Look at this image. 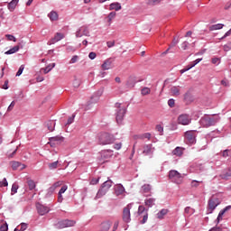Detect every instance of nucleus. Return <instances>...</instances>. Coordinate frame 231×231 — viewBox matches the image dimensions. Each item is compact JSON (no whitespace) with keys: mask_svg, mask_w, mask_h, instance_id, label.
Listing matches in <instances>:
<instances>
[{"mask_svg":"<svg viewBox=\"0 0 231 231\" xmlns=\"http://www.w3.org/2000/svg\"><path fill=\"white\" fill-rule=\"evenodd\" d=\"M79 60V56L75 55L70 59L69 64H75Z\"/></svg>","mask_w":231,"mask_h":231,"instance_id":"55","label":"nucleus"},{"mask_svg":"<svg viewBox=\"0 0 231 231\" xmlns=\"http://www.w3.org/2000/svg\"><path fill=\"white\" fill-rule=\"evenodd\" d=\"M46 127L48 128V130L52 133V131H55V122L54 121H48L46 123Z\"/></svg>","mask_w":231,"mask_h":231,"instance_id":"26","label":"nucleus"},{"mask_svg":"<svg viewBox=\"0 0 231 231\" xmlns=\"http://www.w3.org/2000/svg\"><path fill=\"white\" fill-rule=\"evenodd\" d=\"M131 208H133V204L130 203L123 209V221L125 223H131Z\"/></svg>","mask_w":231,"mask_h":231,"instance_id":"7","label":"nucleus"},{"mask_svg":"<svg viewBox=\"0 0 231 231\" xmlns=\"http://www.w3.org/2000/svg\"><path fill=\"white\" fill-rule=\"evenodd\" d=\"M170 93L171 95H172V97H180V87H171L170 89Z\"/></svg>","mask_w":231,"mask_h":231,"instance_id":"22","label":"nucleus"},{"mask_svg":"<svg viewBox=\"0 0 231 231\" xmlns=\"http://www.w3.org/2000/svg\"><path fill=\"white\" fill-rule=\"evenodd\" d=\"M154 152V147L152 144H144L142 149L138 150V154H143V156H149Z\"/></svg>","mask_w":231,"mask_h":231,"instance_id":"6","label":"nucleus"},{"mask_svg":"<svg viewBox=\"0 0 231 231\" xmlns=\"http://www.w3.org/2000/svg\"><path fill=\"white\" fill-rule=\"evenodd\" d=\"M109 228H111V222L106 221V222L101 223V225H100L101 231H108Z\"/></svg>","mask_w":231,"mask_h":231,"instance_id":"23","label":"nucleus"},{"mask_svg":"<svg viewBox=\"0 0 231 231\" xmlns=\"http://www.w3.org/2000/svg\"><path fill=\"white\" fill-rule=\"evenodd\" d=\"M125 190V189H124V186H122V184H117L116 186V196H120L121 194H124Z\"/></svg>","mask_w":231,"mask_h":231,"instance_id":"25","label":"nucleus"},{"mask_svg":"<svg viewBox=\"0 0 231 231\" xmlns=\"http://www.w3.org/2000/svg\"><path fill=\"white\" fill-rule=\"evenodd\" d=\"M148 217H149V215L147 214V212H145V213L143 214V220H142L143 225L145 224V223H147Z\"/></svg>","mask_w":231,"mask_h":231,"instance_id":"53","label":"nucleus"},{"mask_svg":"<svg viewBox=\"0 0 231 231\" xmlns=\"http://www.w3.org/2000/svg\"><path fill=\"white\" fill-rule=\"evenodd\" d=\"M67 190H68V185H63V186L60 188L59 193H60V194H64V192H66Z\"/></svg>","mask_w":231,"mask_h":231,"instance_id":"49","label":"nucleus"},{"mask_svg":"<svg viewBox=\"0 0 231 231\" xmlns=\"http://www.w3.org/2000/svg\"><path fill=\"white\" fill-rule=\"evenodd\" d=\"M62 185H63L62 180H59V181L55 182V183L49 189V190H50L51 192H55L56 189H59V187H62Z\"/></svg>","mask_w":231,"mask_h":231,"instance_id":"24","label":"nucleus"},{"mask_svg":"<svg viewBox=\"0 0 231 231\" xmlns=\"http://www.w3.org/2000/svg\"><path fill=\"white\" fill-rule=\"evenodd\" d=\"M26 228H28V224H26V223H22V224H20V229H21L22 231L26 230Z\"/></svg>","mask_w":231,"mask_h":231,"instance_id":"57","label":"nucleus"},{"mask_svg":"<svg viewBox=\"0 0 231 231\" xmlns=\"http://www.w3.org/2000/svg\"><path fill=\"white\" fill-rule=\"evenodd\" d=\"M111 64H113V61H111V60H106L101 65V68H102V69H104V71H106L107 69H111Z\"/></svg>","mask_w":231,"mask_h":231,"instance_id":"21","label":"nucleus"},{"mask_svg":"<svg viewBox=\"0 0 231 231\" xmlns=\"http://www.w3.org/2000/svg\"><path fill=\"white\" fill-rule=\"evenodd\" d=\"M109 10H115L116 12H119V10H122V5L118 2H114L109 5Z\"/></svg>","mask_w":231,"mask_h":231,"instance_id":"20","label":"nucleus"},{"mask_svg":"<svg viewBox=\"0 0 231 231\" xmlns=\"http://www.w3.org/2000/svg\"><path fill=\"white\" fill-rule=\"evenodd\" d=\"M27 184H28L30 190H33V189H35V181L28 180Z\"/></svg>","mask_w":231,"mask_h":231,"instance_id":"41","label":"nucleus"},{"mask_svg":"<svg viewBox=\"0 0 231 231\" xmlns=\"http://www.w3.org/2000/svg\"><path fill=\"white\" fill-rule=\"evenodd\" d=\"M48 167L51 171H53L54 169H57L59 167V161H56L54 162L49 163Z\"/></svg>","mask_w":231,"mask_h":231,"instance_id":"38","label":"nucleus"},{"mask_svg":"<svg viewBox=\"0 0 231 231\" xmlns=\"http://www.w3.org/2000/svg\"><path fill=\"white\" fill-rule=\"evenodd\" d=\"M169 178L173 183H177V185H181V183H183V175L176 170L170 171Z\"/></svg>","mask_w":231,"mask_h":231,"instance_id":"5","label":"nucleus"},{"mask_svg":"<svg viewBox=\"0 0 231 231\" xmlns=\"http://www.w3.org/2000/svg\"><path fill=\"white\" fill-rule=\"evenodd\" d=\"M89 37V27L88 25L81 26L77 32H76V37Z\"/></svg>","mask_w":231,"mask_h":231,"instance_id":"11","label":"nucleus"},{"mask_svg":"<svg viewBox=\"0 0 231 231\" xmlns=\"http://www.w3.org/2000/svg\"><path fill=\"white\" fill-rule=\"evenodd\" d=\"M172 154L174 156H182L183 154V149L181 147H176L173 151H172Z\"/></svg>","mask_w":231,"mask_h":231,"instance_id":"29","label":"nucleus"},{"mask_svg":"<svg viewBox=\"0 0 231 231\" xmlns=\"http://www.w3.org/2000/svg\"><path fill=\"white\" fill-rule=\"evenodd\" d=\"M201 183V181H198V180H192L191 181V187L193 188H198L199 187V184Z\"/></svg>","mask_w":231,"mask_h":231,"instance_id":"48","label":"nucleus"},{"mask_svg":"<svg viewBox=\"0 0 231 231\" xmlns=\"http://www.w3.org/2000/svg\"><path fill=\"white\" fill-rule=\"evenodd\" d=\"M55 66H56L55 63L49 64L47 67L42 69V71H43V73L46 75L50 73L52 68H55Z\"/></svg>","mask_w":231,"mask_h":231,"instance_id":"27","label":"nucleus"},{"mask_svg":"<svg viewBox=\"0 0 231 231\" xmlns=\"http://www.w3.org/2000/svg\"><path fill=\"white\" fill-rule=\"evenodd\" d=\"M48 17L51 20V21H58L59 20V14H57V12L55 11H51L49 14Z\"/></svg>","mask_w":231,"mask_h":231,"instance_id":"28","label":"nucleus"},{"mask_svg":"<svg viewBox=\"0 0 231 231\" xmlns=\"http://www.w3.org/2000/svg\"><path fill=\"white\" fill-rule=\"evenodd\" d=\"M115 107L116 109V120L117 124H122L124 116H125V106H123L120 103H116Z\"/></svg>","mask_w":231,"mask_h":231,"instance_id":"4","label":"nucleus"},{"mask_svg":"<svg viewBox=\"0 0 231 231\" xmlns=\"http://www.w3.org/2000/svg\"><path fill=\"white\" fill-rule=\"evenodd\" d=\"M144 205L145 207H148V208H152V207L156 205V199L149 196L146 197V199H144Z\"/></svg>","mask_w":231,"mask_h":231,"instance_id":"17","label":"nucleus"},{"mask_svg":"<svg viewBox=\"0 0 231 231\" xmlns=\"http://www.w3.org/2000/svg\"><path fill=\"white\" fill-rule=\"evenodd\" d=\"M98 145H111L115 143V135L109 133H100L97 134Z\"/></svg>","mask_w":231,"mask_h":231,"instance_id":"1","label":"nucleus"},{"mask_svg":"<svg viewBox=\"0 0 231 231\" xmlns=\"http://www.w3.org/2000/svg\"><path fill=\"white\" fill-rule=\"evenodd\" d=\"M142 95H150L151 94V88L145 87L141 90Z\"/></svg>","mask_w":231,"mask_h":231,"instance_id":"40","label":"nucleus"},{"mask_svg":"<svg viewBox=\"0 0 231 231\" xmlns=\"http://www.w3.org/2000/svg\"><path fill=\"white\" fill-rule=\"evenodd\" d=\"M156 131H158V133H162L163 131V126H162V125H158L156 126Z\"/></svg>","mask_w":231,"mask_h":231,"instance_id":"64","label":"nucleus"},{"mask_svg":"<svg viewBox=\"0 0 231 231\" xmlns=\"http://www.w3.org/2000/svg\"><path fill=\"white\" fill-rule=\"evenodd\" d=\"M190 122H192V119L190 118V116L187 114H182L178 117V124L180 125H189Z\"/></svg>","mask_w":231,"mask_h":231,"instance_id":"9","label":"nucleus"},{"mask_svg":"<svg viewBox=\"0 0 231 231\" xmlns=\"http://www.w3.org/2000/svg\"><path fill=\"white\" fill-rule=\"evenodd\" d=\"M185 139L190 145L196 143V131L189 130L184 134Z\"/></svg>","mask_w":231,"mask_h":231,"instance_id":"8","label":"nucleus"},{"mask_svg":"<svg viewBox=\"0 0 231 231\" xmlns=\"http://www.w3.org/2000/svg\"><path fill=\"white\" fill-rule=\"evenodd\" d=\"M17 3H19L18 0H13L8 4V8L10 12H14V10H15V6H17Z\"/></svg>","mask_w":231,"mask_h":231,"instance_id":"30","label":"nucleus"},{"mask_svg":"<svg viewBox=\"0 0 231 231\" xmlns=\"http://www.w3.org/2000/svg\"><path fill=\"white\" fill-rule=\"evenodd\" d=\"M7 41H13L14 42H17V39L14 37L12 34H6L5 35Z\"/></svg>","mask_w":231,"mask_h":231,"instance_id":"44","label":"nucleus"},{"mask_svg":"<svg viewBox=\"0 0 231 231\" xmlns=\"http://www.w3.org/2000/svg\"><path fill=\"white\" fill-rule=\"evenodd\" d=\"M178 42H179L178 39L174 38L173 41H172V42L171 43L169 49H167V50L162 53V55H167V53H169V50H170L171 48H174V46H176V45L178 44Z\"/></svg>","mask_w":231,"mask_h":231,"instance_id":"35","label":"nucleus"},{"mask_svg":"<svg viewBox=\"0 0 231 231\" xmlns=\"http://www.w3.org/2000/svg\"><path fill=\"white\" fill-rule=\"evenodd\" d=\"M168 212V209H162L159 213H157L158 219H163V217L167 216Z\"/></svg>","mask_w":231,"mask_h":231,"instance_id":"34","label":"nucleus"},{"mask_svg":"<svg viewBox=\"0 0 231 231\" xmlns=\"http://www.w3.org/2000/svg\"><path fill=\"white\" fill-rule=\"evenodd\" d=\"M36 208H37V212L40 216H45V214H48V212H50V208H48L41 203L36 204Z\"/></svg>","mask_w":231,"mask_h":231,"instance_id":"15","label":"nucleus"},{"mask_svg":"<svg viewBox=\"0 0 231 231\" xmlns=\"http://www.w3.org/2000/svg\"><path fill=\"white\" fill-rule=\"evenodd\" d=\"M209 231H223V228L216 226L212 227L211 229H209Z\"/></svg>","mask_w":231,"mask_h":231,"instance_id":"61","label":"nucleus"},{"mask_svg":"<svg viewBox=\"0 0 231 231\" xmlns=\"http://www.w3.org/2000/svg\"><path fill=\"white\" fill-rule=\"evenodd\" d=\"M114 149H116V151H120L122 149V143H116Z\"/></svg>","mask_w":231,"mask_h":231,"instance_id":"59","label":"nucleus"},{"mask_svg":"<svg viewBox=\"0 0 231 231\" xmlns=\"http://www.w3.org/2000/svg\"><path fill=\"white\" fill-rule=\"evenodd\" d=\"M88 58L91 60H94V59H97V53L96 52H90L88 54Z\"/></svg>","mask_w":231,"mask_h":231,"instance_id":"58","label":"nucleus"},{"mask_svg":"<svg viewBox=\"0 0 231 231\" xmlns=\"http://www.w3.org/2000/svg\"><path fill=\"white\" fill-rule=\"evenodd\" d=\"M20 50L19 45H16L14 47H13L12 49H10L9 51H5V55H13V53H17V51Z\"/></svg>","mask_w":231,"mask_h":231,"instance_id":"31","label":"nucleus"},{"mask_svg":"<svg viewBox=\"0 0 231 231\" xmlns=\"http://www.w3.org/2000/svg\"><path fill=\"white\" fill-rule=\"evenodd\" d=\"M23 71H24V65H21L18 71L16 72V77H21L23 75Z\"/></svg>","mask_w":231,"mask_h":231,"instance_id":"43","label":"nucleus"},{"mask_svg":"<svg viewBox=\"0 0 231 231\" xmlns=\"http://www.w3.org/2000/svg\"><path fill=\"white\" fill-rule=\"evenodd\" d=\"M220 178H221V180H230V178H231V169H229L225 173H222L220 175Z\"/></svg>","mask_w":231,"mask_h":231,"instance_id":"33","label":"nucleus"},{"mask_svg":"<svg viewBox=\"0 0 231 231\" xmlns=\"http://www.w3.org/2000/svg\"><path fill=\"white\" fill-rule=\"evenodd\" d=\"M111 187H113V180H108L105 181L102 184L101 189L97 191L96 199L102 198V196H106V194H107V190H109V189H111Z\"/></svg>","mask_w":231,"mask_h":231,"instance_id":"3","label":"nucleus"},{"mask_svg":"<svg viewBox=\"0 0 231 231\" xmlns=\"http://www.w3.org/2000/svg\"><path fill=\"white\" fill-rule=\"evenodd\" d=\"M160 0H148V5H158Z\"/></svg>","mask_w":231,"mask_h":231,"instance_id":"62","label":"nucleus"},{"mask_svg":"<svg viewBox=\"0 0 231 231\" xmlns=\"http://www.w3.org/2000/svg\"><path fill=\"white\" fill-rule=\"evenodd\" d=\"M68 226H75V221L67 219V220H61L57 224L58 228H68Z\"/></svg>","mask_w":231,"mask_h":231,"instance_id":"12","label":"nucleus"},{"mask_svg":"<svg viewBox=\"0 0 231 231\" xmlns=\"http://www.w3.org/2000/svg\"><path fill=\"white\" fill-rule=\"evenodd\" d=\"M113 156V151L112 150H104L101 152V158L102 160H105L107 162L109 158Z\"/></svg>","mask_w":231,"mask_h":231,"instance_id":"18","label":"nucleus"},{"mask_svg":"<svg viewBox=\"0 0 231 231\" xmlns=\"http://www.w3.org/2000/svg\"><path fill=\"white\" fill-rule=\"evenodd\" d=\"M143 212H145V207L139 206L138 207V216H142V214H143Z\"/></svg>","mask_w":231,"mask_h":231,"instance_id":"45","label":"nucleus"},{"mask_svg":"<svg viewBox=\"0 0 231 231\" xmlns=\"http://www.w3.org/2000/svg\"><path fill=\"white\" fill-rule=\"evenodd\" d=\"M115 17H116V12H111L107 15V21H108L109 24H111V22L113 21V19H115Z\"/></svg>","mask_w":231,"mask_h":231,"instance_id":"37","label":"nucleus"},{"mask_svg":"<svg viewBox=\"0 0 231 231\" xmlns=\"http://www.w3.org/2000/svg\"><path fill=\"white\" fill-rule=\"evenodd\" d=\"M139 138H141L142 140H144V138H146L147 140H151V134L146 133V134H143L142 136H140Z\"/></svg>","mask_w":231,"mask_h":231,"instance_id":"47","label":"nucleus"},{"mask_svg":"<svg viewBox=\"0 0 231 231\" xmlns=\"http://www.w3.org/2000/svg\"><path fill=\"white\" fill-rule=\"evenodd\" d=\"M18 189H19V185L14 183V184H13L11 190H12V192H14V194H17Z\"/></svg>","mask_w":231,"mask_h":231,"instance_id":"46","label":"nucleus"},{"mask_svg":"<svg viewBox=\"0 0 231 231\" xmlns=\"http://www.w3.org/2000/svg\"><path fill=\"white\" fill-rule=\"evenodd\" d=\"M223 216H225V215L223 213H221V211H220L216 221H215L216 225H219V223L221 221H223Z\"/></svg>","mask_w":231,"mask_h":231,"instance_id":"39","label":"nucleus"},{"mask_svg":"<svg viewBox=\"0 0 231 231\" xmlns=\"http://www.w3.org/2000/svg\"><path fill=\"white\" fill-rule=\"evenodd\" d=\"M189 69H192V66L188 65L186 68L180 69L181 75H183V73H185L186 71H189Z\"/></svg>","mask_w":231,"mask_h":231,"instance_id":"52","label":"nucleus"},{"mask_svg":"<svg viewBox=\"0 0 231 231\" xmlns=\"http://www.w3.org/2000/svg\"><path fill=\"white\" fill-rule=\"evenodd\" d=\"M65 35L64 33H61V32H56L54 37L51 38L48 42L47 44L49 46H51V44H55L56 42H59V41H62V39H64Z\"/></svg>","mask_w":231,"mask_h":231,"instance_id":"13","label":"nucleus"},{"mask_svg":"<svg viewBox=\"0 0 231 231\" xmlns=\"http://www.w3.org/2000/svg\"><path fill=\"white\" fill-rule=\"evenodd\" d=\"M231 50V43H227L224 45V51H230Z\"/></svg>","mask_w":231,"mask_h":231,"instance_id":"60","label":"nucleus"},{"mask_svg":"<svg viewBox=\"0 0 231 231\" xmlns=\"http://www.w3.org/2000/svg\"><path fill=\"white\" fill-rule=\"evenodd\" d=\"M151 190H152V187L151 186V184H144L141 188V192L145 198L151 196Z\"/></svg>","mask_w":231,"mask_h":231,"instance_id":"16","label":"nucleus"},{"mask_svg":"<svg viewBox=\"0 0 231 231\" xmlns=\"http://www.w3.org/2000/svg\"><path fill=\"white\" fill-rule=\"evenodd\" d=\"M223 24L222 23H217V24H214V25H211L210 27H209V30L211 31V32H214L215 30H221L222 28H223Z\"/></svg>","mask_w":231,"mask_h":231,"instance_id":"36","label":"nucleus"},{"mask_svg":"<svg viewBox=\"0 0 231 231\" xmlns=\"http://www.w3.org/2000/svg\"><path fill=\"white\" fill-rule=\"evenodd\" d=\"M174 104H175L174 99L168 100V106H170V107H174Z\"/></svg>","mask_w":231,"mask_h":231,"instance_id":"63","label":"nucleus"},{"mask_svg":"<svg viewBox=\"0 0 231 231\" xmlns=\"http://www.w3.org/2000/svg\"><path fill=\"white\" fill-rule=\"evenodd\" d=\"M48 145H51V147H57L59 144H57L52 139L49 138Z\"/></svg>","mask_w":231,"mask_h":231,"instance_id":"50","label":"nucleus"},{"mask_svg":"<svg viewBox=\"0 0 231 231\" xmlns=\"http://www.w3.org/2000/svg\"><path fill=\"white\" fill-rule=\"evenodd\" d=\"M219 203H221V202L219 201V199H217V197H212L208 200V210H209L210 214H212V212H214V210L216 209V207H217V205H219Z\"/></svg>","mask_w":231,"mask_h":231,"instance_id":"10","label":"nucleus"},{"mask_svg":"<svg viewBox=\"0 0 231 231\" xmlns=\"http://www.w3.org/2000/svg\"><path fill=\"white\" fill-rule=\"evenodd\" d=\"M2 187H8V180H6V178H4L3 180H0V189Z\"/></svg>","mask_w":231,"mask_h":231,"instance_id":"42","label":"nucleus"},{"mask_svg":"<svg viewBox=\"0 0 231 231\" xmlns=\"http://www.w3.org/2000/svg\"><path fill=\"white\" fill-rule=\"evenodd\" d=\"M219 120H221L219 115L205 116L201 117L200 124L203 127H211L212 125H216Z\"/></svg>","mask_w":231,"mask_h":231,"instance_id":"2","label":"nucleus"},{"mask_svg":"<svg viewBox=\"0 0 231 231\" xmlns=\"http://www.w3.org/2000/svg\"><path fill=\"white\" fill-rule=\"evenodd\" d=\"M201 60H203V59H197L191 64H189V66H192V68H194V66H196L197 64H199V62H201Z\"/></svg>","mask_w":231,"mask_h":231,"instance_id":"56","label":"nucleus"},{"mask_svg":"<svg viewBox=\"0 0 231 231\" xmlns=\"http://www.w3.org/2000/svg\"><path fill=\"white\" fill-rule=\"evenodd\" d=\"M0 231H8V224L5 223L0 226Z\"/></svg>","mask_w":231,"mask_h":231,"instance_id":"54","label":"nucleus"},{"mask_svg":"<svg viewBox=\"0 0 231 231\" xmlns=\"http://www.w3.org/2000/svg\"><path fill=\"white\" fill-rule=\"evenodd\" d=\"M222 156H223V158H228V156H230V150H225L222 152Z\"/></svg>","mask_w":231,"mask_h":231,"instance_id":"51","label":"nucleus"},{"mask_svg":"<svg viewBox=\"0 0 231 231\" xmlns=\"http://www.w3.org/2000/svg\"><path fill=\"white\" fill-rule=\"evenodd\" d=\"M10 165H11L13 171H24V169H26L25 164H23L22 162H19L17 161L11 162Z\"/></svg>","mask_w":231,"mask_h":231,"instance_id":"14","label":"nucleus"},{"mask_svg":"<svg viewBox=\"0 0 231 231\" xmlns=\"http://www.w3.org/2000/svg\"><path fill=\"white\" fill-rule=\"evenodd\" d=\"M51 140L55 142L58 145H60V143H62V142H64V137L55 136V137H51Z\"/></svg>","mask_w":231,"mask_h":231,"instance_id":"32","label":"nucleus"},{"mask_svg":"<svg viewBox=\"0 0 231 231\" xmlns=\"http://www.w3.org/2000/svg\"><path fill=\"white\" fill-rule=\"evenodd\" d=\"M184 101L186 102V104H192V102H194V96L192 95V93L190 92H186L184 94Z\"/></svg>","mask_w":231,"mask_h":231,"instance_id":"19","label":"nucleus"}]
</instances>
